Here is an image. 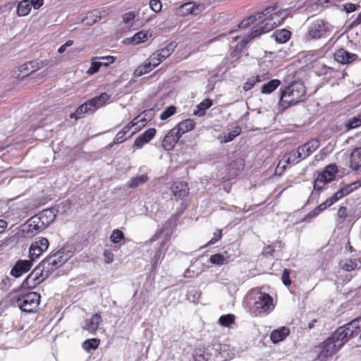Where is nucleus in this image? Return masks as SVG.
<instances>
[{
    "label": "nucleus",
    "instance_id": "1",
    "mask_svg": "<svg viewBox=\"0 0 361 361\" xmlns=\"http://www.w3.org/2000/svg\"><path fill=\"white\" fill-rule=\"evenodd\" d=\"M306 95L305 87L301 82L295 81L280 87L279 105L286 109L302 102Z\"/></svg>",
    "mask_w": 361,
    "mask_h": 361
},
{
    "label": "nucleus",
    "instance_id": "2",
    "mask_svg": "<svg viewBox=\"0 0 361 361\" xmlns=\"http://www.w3.org/2000/svg\"><path fill=\"white\" fill-rule=\"evenodd\" d=\"M274 8L273 7H267L261 12H257V20L260 22L255 25L250 32L243 38V42L246 44L251 39L256 37L259 36L263 33L268 32L272 30L274 27H277L276 21L271 15Z\"/></svg>",
    "mask_w": 361,
    "mask_h": 361
},
{
    "label": "nucleus",
    "instance_id": "3",
    "mask_svg": "<svg viewBox=\"0 0 361 361\" xmlns=\"http://www.w3.org/2000/svg\"><path fill=\"white\" fill-rule=\"evenodd\" d=\"M109 99V96L106 93H102L99 96L89 99L81 104L70 116L71 118L77 120L83 118L85 115L92 114L98 109L104 106Z\"/></svg>",
    "mask_w": 361,
    "mask_h": 361
},
{
    "label": "nucleus",
    "instance_id": "4",
    "mask_svg": "<svg viewBox=\"0 0 361 361\" xmlns=\"http://www.w3.org/2000/svg\"><path fill=\"white\" fill-rule=\"evenodd\" d=\"M331 32V25L322 19L311 21L304 35L305 41L319 39L327 37Z\"/></svg>",
    "mask_w": 361,
    "mask_h": 361
},
{
    "label": "nucleus",
    "instance_id": "5",
    "mask_svg": "<svg viewBox=\"0 0 361 361\" xmlns=\"http://www.w3.org/2000/svg\"><path fill=\"white\" fill-rule=\"evenodd\" d=\"M71 257V253L61 249L51 256L46 257L41 263L43 271H53L67 262Z\"/></svg>",
    "mask_w": 361,
    "mask_h": 361
},
{
    "label": "nucleus",
    "instance_id": "6",
    "mask_svg": "<svg viewBox=\"0 0 361 361\" xmlns=\"http://www.w3.org/2000/svg\"><path fill=\"white\" fill-rule=\"evenodd\" d=\"M273 298L266 293H259L255 298L252 310L255 316L267 315L273 311Z\"/></svg>",
    "mask_w": 361,
    "mask_h": 361
},
{
    "label": "nucleus",
    "instance_id": "7",
    "mask_svg": "<svg viewBox=\"0 0 361 361\" xmlns=\"http://www.w3.org/2000/svg\"><path fill=\"white\" fill-rule=\"evenodd\" d=\"M39 301L40 295L36 292H30L19 297L17 304L23 312L32 313L38 310Z\"/></svg>",
    "mask_w": 361,
    "mask_h": 361
},
{
    "label": "nucleus",
    "instance_id": "8",
    "mask_svg": "<svg viewBox=\"0 0 361 361\" xmlns=\"http://www.w3.org/2000/svg\"><path fill=\"white\" fill-rule=\"evenodd\" d=\"M338 173V167L336 164H329L325 167L324 171L319 173L314 181V189L320 191L324 185L334 180Z\"/></svg>",
    "mask_w": 361,
    "mask_h": 361
},
{
    "label": "nucleus",
    "instance_id": "9",
    "mask_svg": "<svg viewBox=\"0 0 361 361\" xmlns=\"http://www.w3.org/2000/svg\"><path fill=\"white\" fill-rule=\"evenodd\" d=\"M203 4H197L195 2H188L182 4L176 9V14L178 16L185 17L188 15L197 16L203 12L205 9Z\"/></svg>",
    "mask_w": 361,
    "mask_h": 361
},
{
    "label": "nucleus",
    "instance_id": "10",
    "mask_svg": "<svg viewBox=\"0 0 361 361\" xmlns=\"http://www.w3.org/2000/svg\"><path fill=\"white\" fill-rule=\"evenodd\" d=\"M49 247V241L45 238H38L32 243L29 249L31 261L38 259Z\"/></svg>",
    "mask_w": 361,
    "mask_h": 361
},
{
    "label": "nucleus",
    "instance_id": "11",
    "mask_svg": "<svg viewBox=\"0 0 361 361\" xmlns=\"http://www.w3.org/2000/svg\"><path fill=\"white\" fill-rule=\"evenodd\" d=\"M302 159L301 154L300 153L298 149L297 150H293L290 152L289 153L285 154L281 160L279 161L277 167L276 169V172H279L281 173L286 168L287 164H296L300 162Z\"/></svg>",
    "mask_w": 361,
    "mask_h": 361
},
{
    "label": "nucleus",
    "instance_id": "12",
    "mask_svg": "<svg viewBox=\"0 0 361 361\" xmlns=\"http://www.w3.org/2000/svg\"><path fill=\"white\" fill-rule=\"evenodd\" d=\"M320 357H327L335 354L341 348V343L336 341L331 336L326 338L322 344Z\"/></svg>",
    "mask_w": 361,
    "mask_h": 361
},
{
    "label": "nucleus",
    "instance_id": "13",
    "mask_svg": "<svg viewBox=\"0 0 361 361\" xmlns=\"http://www.w3.org/2000/svg\"><path fill=\"white\" fill-rule=\"evenodd\" d=\"M47 227L42 222L41 219L36 214L29 219L24 226L23 231L32 235L37 234L39 232L43 231Z\"/></svg>",
    "mask_w": 361,
    "mask_h": 361
},
{
    "label": "nucleus",
    "instance_id": "14",
    "mask_svg": "<svg viewBox=\"0 0 361 361\" xmlns=\"http://www.w3.org/2000/svg\"><path fill=\"white\" fill-rule=\"evenodd\" d=\"M180 135L178 131L173 128L165 135L162 141V147L166 151L172 150L179 139Z\"/></svg>",
    "mask_w": 361,
    "mask_h": 361
},
{
    "label": "nucleus",
    "instance_id": "15",
    "mask_svg": "<svg viewBox=\"0 0 361 361\" xmlns=\"http://www.w3.org/2000/svg\"><path fill=\"white\" fill-rule=\"evenodd\" d=\"M335 60L341 64L350 63L357 59V55L350 53L344 49L336 50L334 54Z\"/></svg>",
    "mask_w": 361,
    "mask_h": 361
},
{
    "label": "nucleus",
    "instance_id": "16",
    "mask_svg": "<svg viewBox=\"0 0 361 361\" xmlns=\"http://www.w3.org/2000/svg\"><path fill=\"white\" fill-rule=\"evenodd\" d=\"M31 259L30 260H18L12 268L11 274L16 278L20 277L23 274L27 272L32 266Z\"/></svg>",
    "mask_w": 361,
    "mask_h": 361
},
{
    "label": "nucleus",
    "instance_id": "17",
    "mask_svg": "<svg viewBox=\"0 0 361 361\" xmlns=\"http://www.w3.org/2000/svg\"><path fill=\"white\" fill-rule=\"evenodd\" d=\"M331 336L334 338L336 341H339L342 347L350 338L354 336L352 330L348 329V326L345 324L343 326L339 327Z\"/></svg>",
    "mask_w": 361,
    "mask_h": 361
},
{
    "label": "nucleus",
    "instance_id": "18",
    "mask_svg": "<svg viewBox=\"0 0 361 361\" xmlns=\"http://www.w3.org/2000/svg\"><path fill=\"white\" fill-rule=\"evenodd\" d=\"M156 129L151 128L145 130L138 136L134 141V147L138 149L142 148L145 144L152 140L156 135Z\"/></svg>",
    "mask_w": 361,
    "mask_h": 361
},
{
    "label": "nucleus",
    "instance_id": "19",
    "mask_svg": "<svg viewBox=\"0 0 361 361\" xmlns=\"http://www.w3.org/2000/svg\"><path fill=\"white\" fill-rule=\"evenodd\" d=\"M145 125L146 119L141 115H139L133 118L128 124L124 126L121 131L125 133L126 135L133 127H135V130L130 135H128V137H130L133 135V134H134L136 131L140 130Z\"/></svg>",
    "mask_w": 361,
    "mask_h": 361
},
{
    "label": "nucleus",
    "instance_id": "20",
    "mask_svg": "<svg viewBox=\"0 0 361 361\" xmlns=\"http://www.w3.org/2000/svg\"><path fill=\"white\" fill-rule=\"evenodd\" d=\"M349 167L353 171L361 168V146L354 148L350 154Z\"/></svg>",
    "mask_w": 361,
    "mask_h": 361
},
{
    "label": "nucleus",
    "instance_id": "21",
    "mask_svg": "<svg viewBox=\"0 0 361 361\" xmlns=\"http://www.w3.org/2000/svg\"><path fill=\"white\" fill-rule=\"evenodd\" d=\"M319 146V142L317 140H311L298 149L301 154L302 158L305 159L312 154Z\"/></svg>",
    "mask_w": 361,
    "mask_h": 361
},
{
    "label": "nucleus",
    "instance_id": "22",
    "mask_svg": "<svg viewBox=\"0 0 361 361\" xmlns=\"http://www.w3.org/2000/svg\"><path fill=\"white\" fill-rule=\"evenodd\" d=\"M151 36L152 34L149 31L142 30L135 33L133 37L126 38L125 42L137 45L146 42Z\"/></svg>",
    "mask_w": 361,
    "mask_h": 361
},
{
    "label": "nucleus",
    "instance_id": "23",
    "mask_svg": "<svg viewBox=\"0 0 361 361\" xmlns=\"http://www.w3.org/2000/svg\"><path fill=\"white\" fill-rule=\"evenodd\" d=\"M171 190L176 199H182L188 194V185L183 182H175L171 185Z\"/></svg>",
    "mask_w": 361,
    "mask_h": 361
},
{
    "label": "nucleus",
    "instance_id": "24",
    "mask_svg": "<svg viewBox=\"0 0 361 361\" xmlns=\"http://www.w3.org/2000/svg\"><path fill=\"white\" fill-rule=\"evenodd\" d=\"M290 334L288 327L282 326L274 330L270 334V339L274 343H278L283 341Z\"/></svg>",
    "mask_w": 361,
    "mask_h": 361
},
{
    "label": "nucleus",
    "instance_id": "25",
    "mask_svg": "<svg viewBox=\"0 0 361 361\" xmlns=\"http://www.w3.org/2000/svg\"><path fill=\"white\" fill-rule=\"evenodd\" d=\"M196 123L193 119H185L179 123L174 128L178 131V134L181 136L188 132L195 129Z\"/></svg>",
    "mask_w": 361,
    "mask_h": 361
},
{
    "label": "nucleus",
    "instance_id": "26",
    "mask_svg": "<svg viewBox=\"0 0 361 361\" xmlns=\"http://www.w3.org/2000/svg\"><path fill=\"white\" fill-rule=\"evenodd\" d=\"M102 321V319L100 314L97 313L94 314L90 319L87 320L85 329L90 333L94 334Z\"/></svg>",
    "mask_w": 361,
    "mask_h": 361
},
{
    "label": "nucleus",
    "instance_id": "27",
    "mask_svg": "<svg viewBox=\"0 0 361 361\" xmlns=\"http://www.w3.org/2000/svg\"><path fill=\"white\" fill-rule=\"evenodd\" d=\"M42 222L47 227L54 221L56 218V213L54 209H44L38 214Z\"/></svg>",
    "mask_w": 361,
    "mask_h": 361
},
{
    "label": "nucleus",
    "instance_id": "28",
    "mask_svg": "<svg viewBox=\"0 0 361 361\" xmlns=\"http://www.w3.org/2000/svg\"><path fill=\"white\" fill-rule=\"evenodd\" d=\"M291 12V8L281 9L274 13L271 12V15L274 17V20L276 21V26L282 24L288 16H290Z\"/></svg>",
    "mask_w": 361,
    "mask_h": 361
},
{
    "label": "nucleus",
    "instance_id": "29",
    "mask_svg": "<svg viewBox=\"0 0 361 361\" xmlns=\"http://www.w3.org/2000/svg\"><path fill=\"white\" fill-rule=\"evenodd\" d=\"M192 357L193 361H209L211 353L208 352L205 347H201L194 350Z\"/></svg>",
    "mask_w": 361,
    "mask_h": 361
},
{
    "label": "nucleus",
    "instance_id": "30",
    "mask_svg": "<svg viewBox=\"0 0 361 361\" xmlns=\"http://www.w3.org/2000/svg\"><path fill=\"white\" fill-rule=\"evenodd\" d=\"M281 85V81L278 79H273L261 87V92L262 94H271Z\"/></svg>",
    "mask_w": 361,
    "mask_h": 361
},
{
    "label": "nucleus",
    "instance_id": "31",
    "mask_svg": "<svg viewBox=\"0 0 361 361\" xmlns=\"http://www.w3.org/2000/svg\"><path fill=\"white\" fill-rule=\"evenodd\" d=\"M213 102L210 99H205L201 102L197 106V109L194 110L193 114L201 117L205 115V111L210 108Z\"/></svg>",
    "mask_w": 361,
    "mask_h": 361
},
{
    "label": "nucleus",
    "instance_id": "32",
    "mask_svg": "<svg viewBox=\"0 0 361 361\" xmlns=\"http://www.w3.org/2000/svg\"><path fill=\"white\" fill-rule=\"evenodd\" d=\"M291 32L287 30L282 29L275 31L272 37L275 40L281 44L288 42L290 38Z\"/></svg>",
    "mask_w": 361,
    "mask_h": 361
},
{
    "label": "nucleus",
    "instance_id": "33",
    "mask_svg": "<svg viewBox=\"0 0 361 361\" xmlns=\"http://www.w3.org/2000/svg\"><path fill=\"white\" fill-rule=\"evenodd\" d=\"M153 69L154 67L147 59L134 71V75L139 77L149 73Z\"/></svg>",
    "mask_w": 361,
    "mask_h": 361
},
{
    "label": "nucleus",
    "instance_id": "34",
    "mask_svg": "<svg viewBox=\"0 0 361 361\" xmlns=\"http://www.w3.org/2000/svg\"><path fill=\"white\" fill-rule=\"evenodd\" d=\"M32 4L29 0H23L18 3L17 6V14L19 16H27L31 11Z\"/></svg>",
    "mask_w": 361,
    "mask_h": 361
},
{
    "label": "nucleus",
    "instance_id": "35",
    "mask_svg": "<svg viewBox=\"0 0 361 361\" xmlns=\"http://www.w3.org/2000/svg\"><path fill=\"white\" fill-rule=\"evenodd\" d=\"M357 188H355V185H353V183L351 184L347 185L345 187L342 188L341 189L338 190L336 192H335L332 196L337 202L342 197L348 195Z\"/></svg>",
    "mask_w": 361,
    "mask_h": 361
},
{
    "label": "nucleus",
    "instance_id": "36",
    "mask_svg": "<svg viewBox=\"0 0 361 361\" xmlns=\"http://www.w3.org/2000/svg\"><path fill=\"white\" fill-rule=\"evenodd\" d=\"M166 240L161 242L159 247L156 251L152 258V267H156L158 263L163 259L164 254L166 251L165 247Z\"/></svg>",
    "mask_w": 361,
    "mask_h": 361
},
{
    "label": "nucleus",
    "instance_id": "37",
    "mask_svg": "<svg viewBox=\"0 0 361 361\" xmlns=\"http://www.w3.org/2000/svg\"><path fill=\"white\" fill-rule=\"evenodd\" d=\"M148 179L147 176L145 174L136 176L128 182L127 185L130 188H135L146 183Z\"/></svg>",
    "mask_w": 361,
    "mask_h": 361
},
{
    "label": "nucleus",
    "instance_id": "38",
    "mask_svg": "<svg viewBox=\"0 0 361 361\" xmlns=\"http://www.w3.org/2000/svg\"><path fill=\"white\" fill-rule=\"evenodd\" d=\"M341 266L342 268L347 271L354 270L356 268L361 267V259H348Z\"/></svg>",
    "mask_w": 361,
    "mask_h": 361
},
{
    "label": "nucleus",
    "instance_id": "39",
    "mask_svg": "<svg viewBox=\"0 0 361 361\" xmlns=\"http://www.w3.org/2000/svg\"><path fill=\"white\" fill-rule=\"evenodd\" d=\"M111 241L114 244H118L119 246L123 245L125 243L124 241V234L119 229H114L111 235H110Z\"/></svg>",
    "mask_w": 361,
    "mask_h": 361
},
{
    "label": "nucleus",
    "instance_id": "40",
    "mask_svg": "<svg viewBox=\"0 0 361 361\" xmlns=\"http://www.w3.org/2000/svg\"><path fill=\"white\" fill-rule=\"evenodd\" d=\"M240 133L241 128L239 126H235L231 131L224 134L222 142L226 143L232 141L236 136L240 135Z\"/></svg>",
    "mask_w": 361,
    "mask_h": 361
},
{
    "label": "nucleus",
    "instance_id": "41",
    "mask_svg": "<svg viewBox=\"0 0 361 361\" xmlns=\"http://www.w3.org/2000/svg\"><path fill=\"white\" fill-rule=\"evenodd\" d=\"M361 126V115L353 117L345 123V128L350 130Z\"/></svg>",
    "mask_w": 361,
    "mask_h": 361
},
{
    "label": "nucleus",
    "instance_id": "42",
    "mask_svg": "<svg viewBox=\"0 0 361 361\" xmlns=\"http://www.w3.org/2000/svg\"><path fill=\"white\" fill-rule=\"evenodd\" d=\"M99 345V340L97 338H91L85 341L82 343V348L87 352L96 350Z\"/></svg>",
    "mask_w": 361,
    "mask_h": 361
},
{
    "label": "nucleus",
    "instance_id": "43",
    "mask_svg": "<svg viewBox=\"0 0 361 361\" xmlns=\"http://www.w3.org/2000/svg\"><path fill=\"white\" fill-rule=\"evenodd\" d=\"M102 67L101 61H99V57L95 56L93 57L91 60V66L87 70V73L89 75H93L97 73L99 68Z\"/></svg>",
    "mask_w": 361,
    "mask_h": 361
},
{
    "label": "nucleus",
    "instance_id": "44",
    "mask_svg": "<svg viewBox=\"0 0 361 361\" xmlns=\"http://www.w3.org/2000/svg\"><path fill=\"white\" fill-rule=\"evenodd\" d=\"M348 329L352 330L353 336L357 335L361 331V317L357 318L347 324Z\"/></svg>",
    "mask_w": 361,
    "mask_h": 361
},
{
    "label": "nucleus",
    "instance_id": "45",
    "mask_svg": "<svg viewBox=\"0 0 361 361\" xmlns=\"http://www.w3.org/2000/svg\"><path fill=\"white\" fill-rule=\"evenodd\" d=\"M235 321V316L232 314H228L226 315H223L219 319V324L221 326L227 327L229 326L231 324H233Z\"/></svg>",
    "mask_w": 361,
    "mask_h": 361
},
{
    "label": "nucleus",
    "instance_id": "46",
    "mask_svg": "<svg viewBox=\"0 0 361 361\" xmlns=\"http://www.w3.org/2000/svg\"><path fill=\"white\" fill-rule=\"evenodd\" d=\"M176 48V44L173 42L168 44L164 48L158 50L161 54V56L165 59H167L173 52Z\"/></svg>",
    "mask_w": 361,
    "mask_h": 361
},
{
    "label": "nucleus",
    "instance_id": "47",
    "mask_svg": "<svg viewBox=\"0 0 361 361\" xmlns=\"http://www.w3.org/2000/svg\"><path fill=\"white\" fill-rule=\"evenodd\" d=\"M209 262L216 265H222L227 262V259L221 254H214L209 257Z\"/></svg>",
    "mask_w": 361,
    "mask_h": 361
},
{
    "label": "nucleus",
    "instance_id": "48",
    "mask_svg": "<svg viewBox=\"0 0 361 361\" xmlns=\"http://www.w3.org/2000/svg\"><path fill=\"white\" fill-rule=\"evenodd\" d=\"M336 200H334L333 196H331L315 208L317 209V211H318L319 213L320 214L321 212L326 209L328 207L334 204Z\"/></svg>",
    "mask_w": 361,
    "mask_h": 361
},
{
    "label": "nucleus",
    "instance_id": "49",
    "mask_svg": "<svg viewBox=\"0 0 361 361\" xmlns=\"http://www.w3.org/2000/svg\"><path fill=\"white\" fill-rule=\"evenodd\" d=\"M176 112V108L174 106L166 107L161 114L160 119L166 120Z\"/></svg>",
    "mask_w": 361,
    "mask_h": 361
},
{
    "label": "nucleus",
    "instance_id": "50",
    "mask_svg": "<svg viewBox=\"0 0 361 361\" xmlns=\"http://www.w3.org/2000/svg\"><path fill=\"white\" fill-rule=\"evenodd\" d=\"M257 21V13L250 17H248L247 19L243 20L241 21L239 24V27H247L250 24L254 23L255 22Z\"/></svg>",
    "mask_w": 361,
    "mask_h": 361
},
{
    "label": "nucleus",
    "instance_id": "51",
    "mask_svg": "<svg viewBox=\"0 0 361 361\" xmlns=\"http://www.w3.org/2000/svg\"><path fill=\"white\" fill-rule=\"evenodd\" d=\"M149 5L154 13H159L161 11L162 4L160 0H150Z\"/></svg>",
    "mask_w": 361,
    "mask_h": 361
},
{
    "label": "nucleus",
    "instance_id": "52",
    "mask_svg": "<svg viewBox=\"0 0 361 361\" xmlns=\"http://www.w3.org/2000/svg\"><path fill=\"white\" fill-rule=\"evenodd\" d=\"M127 139L126 135L125 133L120 130L116 135L114 142L109 144V147H111L113 146V144H120L123 142Z\"/></svg>",
    "mask_w": 361,
    "mask_h": 361
},
{
    "label": "nucleus",
    "instance_id": "53",
    "mask_svg": "<svg viewBox=\"0 0 361 361\" xmlns=\"http://www.w3.org/2000/svg\"><path fill=\"white\" fill-rule=\"evenodd\" d=\"M258 83L257 80L255 76H252L247 79V80L245 82L243 85V89L245 91H247L251 90L255 84Z\"/></svg>",
    "mask_w": 361,
    "mask_h": 361
},
{
    "label": "nucleus",
    "instance_id": "54",
    "mask_svg": "<svg viewBox=\"0 0 361 361\" xmlns=\"http://www.w3.org/2000/svg\"><path fill=\"white\" fill-rule=\"evenodd\" d=\"M98 18H99L100 17L98 16L97 11H93L92 12H90L87 14L86 20H88L89 19L92 18V22L87 21L85 23L87 25H92V23H94L97 20ZM85 19H83L82 21L85 22Z\"/></svg>",
    "mask_w": 361,
    "mask_h": 361
},
{
    "label": "nucleus",
    "instance_id": "55",
    "mask_svg": "<svg viewBox=\"0 0 361 361\" xmlns=\"http://www.w3.org/2000/svg\"><path fill=\"white\" fill-rule=\"evenodd\" d=\"M99 61L102 60L103 61H101L102 66L107 67L110 64L113 63L115 61L114 56H99Z\"/></svg>",
    "mask_w": 361,
    "mask_h": 361
},
{
    "label": "nucleus",
    "instance_id": "56",
    "mask_svg": "<svg viewBox=\"0 0 361 361\" xmlns=\"http://www.w3.org/2000/svg\"><path fill=\"white\" fill-rule=\"evenodd\" d=\"M281 279L285 286H288L291 284V280L290 279V270L287 269L283 270Z\"/></svg>",
    "mask_w": 361,
    "mask_h": 361
},
{
    "label": "nucleus",
    "instance_id": "57",
    "mask_svg": "<svg viewBox=\"0 0 361 361\" xmlns=\"http://www.w3.org/2000/svg\"><path fill=\"white\" fill-rule=\"evenodd\" d=\"M255 77L257 80V82L259 83L269 80L270 78V74L269 71H263L260 73L255 75Z\"/></svg>",
    "mask_w": 361,
    "mask_h": 361
},
{
    "label": "nucleus",
    "instance_id": "58",
    "mask_svg": "<svg viewBox=\"0 0 361 361\" xmlns=\"http://www.w3.org/2000/svg\"><path fill=\"white\" fill-rule=\"evenodd\" d=\"M103 255L105 263L110 264L114 261V255L111 250H104Z\"/></svg>",
    "mask_w": 361,
    "mask_h": 361
},
{
    "label": "nucleus",
    "instance_id": "59",
    "mask_svg": "<svg viewBox=\"0 0 361 361\" xmlns=\"http://www.w3.org/2000/svg\"><path fill=\"white\" fill-rule=\"evenodd\" d=\"M135 18V15L133 12L129 11L123 15V21L125 23H128L133 20Z\"/></svg>",
    "mask_w": 361,
    "mask_h": 361
},
{
    "label": "nucleus",
    "instance_id": "60",
    "mask_svg": "<svg viewBox=\"0 0 361 361\" xmlns=\"http://www.w3.org/2000/svg\"><path fill=\"white\" fill-rule=\"evenodd\" d=\"M158 56L159 55H154L152 54L148 58V60L150 61V63L152 65V66L154 67V68H156L157 66H158L161 63L160 61H159V59L157 58Z\"/></svg>",
    "mask_w": 361,
    "mask_h": 361
},
{
    "label": "nucleus",
    "instance_id": "61",
    "mask_svg": "<svg viewBox=\"0 0 361 361\" xmlns=\"http://www.w3.org/2000/svg\"><path fill=\"white\" fill-rule=\"evenodd\" d=\"M319 214V212L317 211V209L314 208L312 211L310 212L304 218L305 221H310L311 219L317 217Z\"/></svg>",
    "mask_w": 361,
    "mask_h": 361
},
{
    "label": "nucleus",
    "instance_id": "62",
    "mask_svg": "<svg viewBox=\"0 0 361 361\" xmlns=\"http://www.w3.org/2000/svg\"><path fill=\"white\" fill-rule=\"evenodd\" d=\"M274 248L272 245L265 247L262 251V255L265 257H270L273 255Z\"/></svg>",
    "mask_w": 361,
    "mask_h": 361
},
{
    "label": "nucleus",
    "instance_id": "63",
    "mask_svg": "<svg viewBox=\"0 0 361 361\" xmlns=\"http://www.w3.org/2000/svg\"><path fill=\"white\" fill-rule=\"evenodd\" d=\"M221 238V231H218V232L214 233L213 238L208 242L207 245H213L216 243Z\"/></svg>",
    "mask_w": 361,
    "mask_h": 361
},
{
    "label": "nucleus",
    "instance_id": "64",
    "mask_svg": "<svg viewBox=\"0 0 361 361\" xmlns=\"http://www.w3.org/2000/svg\"><path fill=\"white\" fill-rule=\"evenodd\" d=\"M337 215L341 219H345L348 216L347 208L341 207L338 210Z\"/></svg>",
    "mask_w": 361,
    "mask_h": 361
}]
</instances>
